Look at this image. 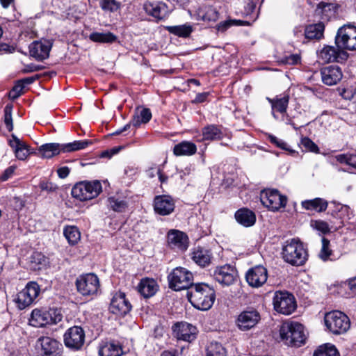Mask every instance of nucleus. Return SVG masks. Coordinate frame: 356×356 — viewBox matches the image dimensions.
<instances>
[{
	"label": "nucleus",
	"mask_w": 356,
	"mask_h": 356,
	"mask_svg": "<svg viewBox=\"0 0 356 356\" xmlns=\"http://www.w3.org/2000/svg\"><path fill=\"white\" fill-rule=\"evenodd\" d=\"M188 300L192 305L199 310L209 309L216 299L215 291L204 283L195 284L187 293Z\"/></svg>",
	"instance_id": "nucleus-1"
},
{
	"label": "nucleus",
	"mask_w": 356,
	"mask_h": 356,
	"mask_svg": "<svg viewBox=\"0 0 356 356\" xmlns=\"http://www.w3.org/2000/svg\"><path fill=\"white\" fill-rule=\"evenodd\" d=\"M282 254L284 260L293 266L303 265L307 259V253L303 244L294 238L286 242Z\"/></svg>",
	"instance_id": "nucleus-2"
},
{
	"label": "nucleus",
	"mask_w": 356,
	"mask_h": 356,
	"mask_svg": "<svg viewBox=\"0 0 356 356\" xmlns=\"http://www.w3.org/2000/svg\"><path fill=\"white\" fill-rule=\"evenodd\" d=\"M282 340L286 344L294 346H300L306 339L304 327L297 322L284 323L280 329Z\"/></svg>",
	"instance_id": "nucleus-3"
},
{
	"label": "nucleus",
	"mask_w": 356,
	"mask_h": 356,
	"mask_svg": "<svg viewBox=\"0 0 356 356\" xmlns=\"http://www.w3.org/2000/svg\"><path fill=\"white\" fill-rule=\"evenodd\" d=\"M102 191L99 181H83L72 187L71 193L73 197L80 201H86L97 197Z\"/></svg>",
	"instance_id": "nucleus-4"
},
{
	"label": "nucleus",
	"mask_w": 356,
	"mask_h": 356,
	"mask_svg": "<svg viewBox=\"0 0 356 356\" xmlns=\"http://www.w3.org/2000/svg\"><path fill=\"white\" fill-rule=\"evenodd\" d=\"M62 318L63 316L58 309H35L31 312L29 323L33 327H40L47 325L56 324L61 321Z\"/></svg>",
	"instance_id": "nucleus-5"
},
{
	"label": "nucleus",
	"mask_w": 356,
	"mask_h": 356,
	"mask_svg": "<svg viewBox=\"0 0 356 356\" xmlns=\"http://www.w3.org/2000/svg\"><path fill=\"white\" fill-rule=\"evenodd\" d=\"M325 323L330 331L334 334L346 333L350 326L348 316L339 311H332L326 314Z\"/></svg>",
	"instance_id": "nucleus-6"
},
{
	"label": "nucleus",
	"mask_w": 356,
	"mask_h": 356,
	"mask_svg": "<svg viewBox=\"0 0 356 356\" xmlns=\"http://www.w3.org/2000/svg\"><path fill=\"white\" fill-rule=\"evenodd\" d=\"M193 276L185 268L177 267L168 275L169 286L175 291H181L192 287Z\"/></svg>",
	"instance_id": "nucleus-7"
},
{
	"label": "nucleus",
	"mask_w": 356,
	"mask_h": 356,
	"mask_svg": "<svg viewBox=\"0 0 356 356\" xmlns=\"http://www.w3.org/2000/svg\"><path fill=\"white\" fill-rule=\"evenodd\" d=\"M77 291L84 296L97 293L99 287L98 277L94 273H87L79 276L75 282Z\"/></svg>",
	"instance_id": "nucleus-8"
},
{
	"label": "nucleus",
	"mask_w": 356,
	"mask_h": 356,
	"mask_svg": "<svg viewBox=\"0 0 356 356\" xmlns=\"http://www.w3.org/2000/svg\"><path fill=\"white\" fill-rule=\"evenodd\" d=\"M335 42L341 49L356 50V27L350 24L341 27L337 31Z\"/></svg>",
	"instance_id": "nucleus-9"
},
{
	"label": "nucleus",
	"mask_w": 356,
	"mask_h": 356,
	"mask_svg": "<svg viewBox=\"0 0 356 356\" xmlns=\"http://www.w3.org/2000/svg\"><path fill=\"white\" fill-rule=\"evenodd\" d=\"M273 303L275 310L284 315L291 314L296 308L293 296L286 291H276Z\"/></svg>",
	"instance_id": "nucleus-10"
},
{
	"label": "nucleus",
	"mask_w": 356,
	"mask_h": 356,
	"mask_svg": "<svg viewBox=\"0 0 356 356\" xmlns=\"http://www.w3.org/2000/svg\"><path fill=\"white\" fill-rule=\"evenodd\" d=\"M260 199L264 206L273 211L284 208L287 202V197L281 195L276 189L263 190L260 195Z\"/></svg>",
	"instance_id": "nucleus-11"
},
{
	"label": "nucleus",
	"mask_w": 356,
	"mask_h": 356,
	"mask_svg": "<svg viewBox=\"0 0 356 356\" xmlns=\"http://www.w3.org/2000/svg\"><path fill=\"white\" fill-rule=\"evenodd\" d=\"M40 292V287L35 282L27 284L26 287L19 291L15 299L17 307L24 309L30 306L34 300L38 297Z\"/></svg>",
	"instance_id": "nucleus-12"
},
{
	"label": "nucleus",
	"mask_w": 356,
	"mask_h": 356,
	"mask_svg": "<svg viewBox=\"0 0 356 356\" xmlns=\"http://www.w3.org/2000/svg\"><path fill=\"white\" fill-rule=\"evenodd\" d=\"M54 40L42 38L31 42L29 46L30 56L38 61H43L49 56L53 47Z\"/></svg>",
	"instance_id": "nucleus-13"
},
{
	"label": "nucleus",
	"mask_w": 356,
	"mask_h": 356,
	"mask_svg": "<svg viewBox=\"0 0 356 356\" xmlns=\"http://www.w3.org/2000/svg\"><path fill=\"white\" fill-rule=\"evenodd\" d=\"M318 56L324 63H343L347 60L348 54L341 47L327 45L319 51Z\"/></svg>",
	"instance_id": "nucleus-14"
},
{
	"label": "nucleus",
	"mask_w": 356,
	"mask_h": 356,
	"mask_svg": "<svg viewBox=\"0 0 356 356\" xmlns=\"http://www.w3.org/2000/svg\"><path fill=\"white\" fill-rule=\"evenodd\" d=\"M85 332L79 326L69 328L64 334L65 345L73 350H79L84 344Z\"/></svg>",
	"instance_id": "nucleus-15"
},
{
	"label": "nucleus",
	"mask_w": 356,
	"mask_h": 356,
	"mask_svg": "<svg viewBox=\"0 0 356 356\" xmlns=\"http://www.w3.org/2000/svg\"><path fill=\"white\" fill-rule=\"evenodd\" d=\"M260 320V314L256 309H249L242 312L237 317L236 323L242 331L254 327Z\"/></svg>",
	"instance_id": "nucleus-16"
},
{
	"label": "nucleus",
	"mask_w": 356,
	"mask_h": 356,
	"mask_svg": "<svg viewBox=\"0 0 356 356\" xmlns=\"http://www.w3.org/2000/svg\"><path fill=\"white\" fill-rule=\"evenodd\" d=\"M131 309V305L126 298L125 294L122 292L116 293L112 298L109 307L111 313L124 316Z\"/></svg>",
	"instance_id": "nucleus-17"
},
{
	"label": "nucleus",
	"mask_w": 356,
	"mask_h": 356,
	"mask_svg": "<svg viewBox=\"0 0 356 356\" xmlns=\"http://www.w3.org/2000/svg\"><path fill=\"white\" fill-rule=\"evenodd\" d=\"M173 332L178 340L191 342L197 337L196 327L186 322L177 323L173 326Z\"/></svg>",
	"instance_id": "nucleus-18"
},
{
	"label": "nucleus",
	"mask_w": 356,
	"mask_h": 356,
	"mask_svg": "<svg viewBox=\"0 0 356 356\" xmlns=\"http://www.w3.org/2000/svg\"><path fill=\"white\" fill-rule=\"evenodd\" d=\"M214 279L222 285L232 284L236 277V270L231 265H224L217 267L213 275Z\"/></svg>",
	"instance_id": "nucleus-19"
},
{
	"label": "nucleus",
	"mask_w": 356,
	"mask_h": 356,
	"mask_svg": "<svg viewBox=\"0 0 356 356\" xmlns=\"http://www.w3.org/2000/svg\"><path fill=\"white\" fill-rule=\"evenodd\" d=\"M267 278V270L262 266H257L250 268L245 275V279L248 284L257 288L266 283Z\"/></svg>",
	"instance_id": "nucleus-20"
},
{
	"label": "nucleus",
	"mask_w": 356,
	"mask_h": 356,
	"mask_svg": "<svg viewBox=\"0 0 356 356\" xmlns=\"http://www.w3.org/2000/svg\"><path fill=\"white\" fill-rule=\"evenodd\" d=\"M168 244L172 249L185 251L188 247L187 235L177 229H171L167 234Z\"/></svg>",
	"instance_id": "nucleus-21"
},
{
	"label": "nucleus",
	"mask_w": 356,
	"mask_h": 356,
	"mask_svg": "<svg viewBox=\"0 0 356 356\" xmlns=\"http://www.w3.org/2000/svg\"><path fill=\"white\" fill-rule=\"evenodd\" d=\"M175 201L169 195H157L154 200V211L161 216H167L174 211Z\"/></svg>",
	"instance_id": "nucleus-22"
},
{
	"label": "nucleus",
	"mask_w": 356,
	"mask_h": 356,
	"mask_svg": "<svg viewBox=\"0 0 356 356\" xmlns=\"http://www.w3.org/2000/svg\"><path fill=\"white\" fill-rule=\"evenodd\" d=\"M42 348L41 356H58L62 348V344L57 340L49 337L39 339Z\"/></svg>",
	"instance_id": "nucleus-23"
},
{
	"label": "nucleus",
	"mask_w": 356,
	"mask_h": 356,
	"mask_svg": "<svg viewBox=\"0 0 356 356\" xmlns=\"http://www.w3.org/2000/svg\"><path fill=\"white\" fill-rule=\"evenodd\" d=\"M321 74L323 82L327 86L337 84L343 76L341 69L337 65L323 68Z\"/></svg>",
	"instance_id": "nucleus-24"
},
{
	"label": "nucleus",
	"mask_w": 356,
	"mask_h": 356,
	"mask_svg": "<svg viewBox=\"0 0 356 356\" xmlns=\"http://www.w3.org/2000/svg\"><path fill=\"white\" fill-rule=\"evenodd\" d=\"M191 257L197 265L204 268L211 264L212 254L210 250L198 246L193 249Z\"/></svg>",
	"instance_id": "nucleus-25"
},
{
	"label": "nucleus",
	"mask_w": 356,
	"mask_h": 356,
	"mask_svg": "<svg viewBox=\"0 0 356 356\" xmlns=\"http://www.w3.org/2000/svg\"><path fill=\"white\" fill-rule=\"evenodd\" d=\"M144 9L148 15L158 19H164L166 17L168 11L166 4L161 1H147L144 3Z\"/></svg>",
	"instance_id": "nucleus-26"
},
{
	"label": "nucleus",
	"mask_w": 356,
	"mask_h": 356,
	"mask_svg": "<svg viewBox=\"0 0 356 356\" xmlns=\"http://www.w3.org/2000/svg\"><path fill=\"white\" fill-rule=\"evenodd\" d=\"M9 144L14 149L16 157L19 160L26 159L30 154L29 147L14 134L12 135Z\"/></svg>",
	"instance_id": "nucleus-27"
},
{
	"label": "nucleus",
	"mask_w": 356,
	"mask_h": 356,
	"mask_svg": "<svg viewBox=\"0 0 356 356\" xmlns=\"http://www.w3.org/2000/svg\"><path fill=\"white\" fill-rule=\"evenodd\" d=\"M236 221L244 227L252 226L256 222V216L254 212L248 209L243 208L235 213Z\"/></svg>",
	"instance_id": "nucleus-28"
},
{
	"label": "nucleus",
	"mask_w": 356,
	"mask_h": 356,
	"mask_svg": "<svg viewBox=\"0 0 356 356\" xmlns=\"http://www.w3.org/2000/svg\"><path fill=\"white\" fill-rule=\"evenodd\" d=\"M159 286L153 279H143L138 286L139 293L145 298L154 296L157 291Z\"/></svg>",
	"instance_id": "nucleus-29"
},
{
	"label": "nucleus",
	"mask_w": 356,
	"mask_h": 356,
	"mask_svg": "<svg viewBox=\"0 0 356 356\" xmlns=\"http://www.w3.org/2000/svg\"><path fill=\"white\" fill-rule=\"evenodd\" d=\"M197 147L190 141H182L175 145L173 153L176 156H191L196 153Z\"/></svg>",
	"instance_id": "nucleus-30"
},
{
	"label": "nucleus",
	"mask_w": 356,
	"mask_h": 356,
	"mask_svg": "<svg viewBox=\"0 0 356 356\" xmlns=\"http://www.w3.org/2000/svg\"><path fill=\"white\" fill-rule=\"evenodd\" d=\"M301 205L302 208L306 210L323 212L327 209L328 203L324 199L316 197L312 200L302 201Z\"/></svg>",
	"instance_id": "nucleus-31"
},
{
	"label": "nucleus",
	"mask_w": 356,
	"mask_h": 356,
	"mask_svg": "<svg viewBox=\"0 0 356 356\" xmlns=\"http://www.w3.org/2000/svg\"><path fill=\"white\" fill-rule=\"evenodd\" d=\"M152 118V113L149 108L137 107L131 120L132 125L138 127L142 123H147Z\"/></svg>",
	"instance_id": "nucleus-32"
},
{
	"label": "nucleus",
	"mask_w": 356,
	"mask_h": 356,
	"mask_svg": "<svg viewBox=\"0 0 356 356\" xmlns=\"http://www.w3.org/2000/svg\"><path fill=\"white\" fill-rule=\"evenodd\" d=\"M268 100L271 104L273 115L275 118H277L275 111L280 113H286L289 101V96L288 95H285L282 97H276L274 99L268 98Z\"/></svg>",
	"instance_id": "nucleus-33"
},
{
	"label": "nucleus",
	"mask_w": 356,
	"mask_h": 356,
	"mask_svg": "<svg viewBox=\"0 0 356 356\" xmlns=\"http://www.w3.org/2000/svg\"><path fill=\"white\" fill-rule=\"evenodd\" d=\"M122 353L121 346L113 342H106L99 346V356H120Z\"/></svg>",
	"instance_id": "nucleus-34"
},
{
	"label": "nucleus",
	"mask_w": 356,
	"mask_h": 356,
	"mask_svg": "<svg viewBox=\"0 0 356 356\" xmlns=\"http://www.w3.org/2000/svg\"><path fill=\"white\" fill-rule=\"evenodd\" d=\"M39 152L42 158L50 159L62 152L59 143H46L39 147Z\"/></svg>",
	"instance_id": "nucleus-35"
},
{
	"label": "nucleus",
	"mask_w": 356,
	"mask_h": 356,
	"mask_svg": "<svg viewBox=\"0 0 356 356\" xmlns=\"http://www.w3.org/2000/svg\"><path fill=\"white\" fill-rule=\"evenodd\" d=\"M325 26L319 22L307 26L305 31V37L308 39H321L323 35Z\"/></svg>",
	"instance_id": "nucleus-36"
},
{
	"label": "nucleus",
	"mask_w": 356,
	"mask_h": 356,
	"mask_svg": "<svg viewBox=\"0 0 356 356\" xmlns=\"http://www.w3.org/2000/svg\"><path fill=\"white\" fill-rule=\"evenodd\" d=\"M89 39L94 42L113 43L117 40L118 38L111 32H93L90 34Z\"/></svg>",
	"instance_id": "nucleus-37"
},
{
	"label": "nucleus",
	"mask_w": 356,
	"mask_h": 356,
	"mask_svg": "<svg viewBox=\"0 0 356 356\" xmlns=\"http://www.w3.org/2000/svg\"><path fill=\"white\" fill-rule=\"evenodd\" d=\"M203 140H220L223 134L221 130L215 125H209L202 129Z\"/></svg>",
	"instance_id": "nucleus-38"
},
{
	"label": "nucleus",
	"mask_w": 356,
	"mask_h": 356,
	"mask_svg": "<svg viewBox=\"0 0 356 356\" xmlns=\"http://www.w3.org/2000/svg\"><path fill=\"white\" fill-rule=\"evenodd\" d=\"M63 234L68 243L72 245H76L81 238V233L76 226H66L63 229Z\"/></svg>",
	"instance_id": "nucleus-39"
},
{
	"label": "nucleus",
	"mask_w": 356,
	"mask_h": 356,
	"mask_svg": "<svg viewBox=\"0 0 356 356\" xmlns=\"http://www.w3.org/2000/svg\"><path fill=\"white\" fill-rule=\"evenodd\" d=\"M91 142L89 140H74L72 143L60 144L62 152H71L85 149Z\"/></svg>",
	"instance_id": "nucleus-40"
},
{
	"label": "nucleus",
	"mask_w": 356,
	"mask_h": 356,
	"mask_svg": "<svg viewBox=\"0 0 356 356\" xmlns=\"http://www.w3.org/2000/svg\"><path fill=\"white\" fill-rule=\"evenodd\" d=\"M198 15L204 21L207 22H216L219 17L218 12L212 6H205L201 8Z\"/></svg>",
	"instance_id": "nucleus-41"
},
{
	"label": "nucleus",
	"mask_w": 356,
	"mask_h": 356,
	"mask_svg": "<svg viewBox=\"0 0 356 356\" xmlns=\"http://www.w3.org/2000/svg\"><path fill=\"white\" fill-rule=\"evenodd\" d=\"M166 29L170 33L184 38L189 36L193 31L191 26L189 24L167 26Z\"/></svg>",
	"instance_id": "nucleus-42"
},
{
	"label": "nucleus",
	"mask_w": 356,
	"mask_h": 356,
	"mask_svg": "<svg viewBox=\"0 0 356 356\" xmlns=\"http://www.w3.org/2000/svg\"><path fill=\"white\" fill-rule=\"evenodd\" d=\"M314 356H339V353L334 345L325 344L314 352Z\"/></svg>",
	"instance_id": "nucleus-43"
},
{
	"label": "nucleus",
	"mask_w": 356,
	"mask_h": 356,
	"mask_svg": "<svg viewBox=\"0 0 356 356\" xmlns=\"http://www.w3.org/2000/svg\"><path fill=\"white\" fill-rule=\"evenodd\" d=\"M207 356H227V351L220 343L211 342L207 349Z\"/></svg>",
	"instance_id": "nucleus-44"
},
{
	"label": "nucleus",
	"mask_w": 356,
	"mask_h": 356,
	"mask_svg": "<svg viewBox=\"0 0 356 356\" xmlns=\"http://www.w3.org/2000/svg\"><path fill=\"white\" fill-rule=\"evenodd\" d=\"M30 262L32 269L40 270L46 265V257L40 252H33L31 256Z\"/></svg>",
	"instance_id": "nucleus-45"
},
{
	"label": "nucleus",
	"mask_w": 356,
	"mask_h": 356,
	"mask_svg": "<svg viewBox=\"0 0 356 356\" xmlns=\"http://www.w3.org/2000/svg\"><path fill=\"white\" fill-rule=\"evenodd\" d=\"M108 201L111 209L115 212H124L127 208V203L123 200L111 197Z\"/></svg>",
	"instance_id": "nucleus-46"
},
{
	"label": "nucleus",
	"mask_w": 356,
	"mask_h": 356,
	"mask_svg": "<svg viewBox=\"0 0 356 356\" xmlns=\"http://www.w3.org/2000/svg\"><path fill=\"white\" fill-rule=\"evenodd\" d=\"M101 8L106 12L114 13L120 8V3L115 0H100Z\"/></svg>",
	"instance_id": "nucleus-47"
},
{
	"label": "nucleus",
	"mask_w": 356,
	"mask_h": 356,
	"mask_svg": "<svg viewBox=\"0 0 356 356\" xmlns=\"http://www.w3.org/2000/svg\"><path fill=\"white\" fill-rule=\"evenodd\" d=\"M268 139L271 143L275 145L277 147L282 149L289 152L290 154L293 155L296 153V151L290 148L289 145L283 140L273 135H269Z\"/></svg>",
	"instance_id": "nucleus-48"
},
{
	"label": "nucleus",
	"mask_w": 356,
	"mask_h": 356,
	"mask_svg": "<svg viewBox=\"0 0 356 356\" xmlns=\"http://www.w3.org/2000/svg\"><path fill=\"white\" fill-rule=\"evenodd\" d=\"M332 253V251L330 249V241L323 237L322 248L319 253V257L323 261H327Z\"/></svg>",
	"instance_id": "nucleus-49"
},
{
	"label": "nucleus",
	"mask_w": 356,
	"mask_h": 356,
	"mask_svg": "<svg viewBox=\"0 0 356 356\" xmlns=\"http://www.w3.org/2000/svg\"><path fill=\"white\" fill-rule=\"evenodd\" d=\"M12 111L13 106L7 104L4 108V123L8 131H11L13 129Z\"/></svg>",
	"instance_id": "nucleus-50"
},
{
	"label": "nucleus",
	"mask_w": 356,
	"mask_h": 356,
	"mask_svg": "<svg viewBox=\"0 0 356 356\" xmlns=\"http://www.w3.org/2000/svg\"><path fill=\"white\" fill-rule=\"evenodd\" d=\"M24 86L21 81H17L12 90L9 92V98L14 100L17 99L24 92Z\"/></svg>",
	"instance_id": "nucleus-51"
},
{
	"label": "nucleus",
	"mask_w": 356,
	"mask_h": 356,
	"mask_svg": "<svg viewBox=\"0 0 356 356\" xmlns=\"http://www.w3.org/2000/svg\"><path fill=\"white\" fill-rule=\"evenodd\" d=\"M311 227L321 232L323 234H327L330 232L329 225L323 220H312L311 221Z\"/></svg>",
	"instance_id": "nucleus-52"
},
{
	"label": "nucleus",
	"mask_w": 356,
	"mask_h": 356,
	"mask_svg": "<svg viewBox=\"0 0 356 356\" xmlns=\"http://www.w3.org/2000/svg\"><path fill=\"white\" fill-rule=\"evenodd\" d=\"M301 144L306 150L317 153L319 151L318 147L310 138L305 137L302 139Z\"/></svg>",
	"instance_id": "nucleus-53"
},
{
	"label": "nucleus",
	"mask_w": 356,
	"mask_h": 356,
	"mask_svg": "<svg viewBox=\"0 0 356 356\" xmlns=\"http://www.w3.org/2000/svg\"><path fill=\"white\" fill-rule=\"evenodd\" d=\"M242 24H243V22H241L240 20L229 19V20L224 21V22L219 23L217 25V29L218 31H225L229 27H230L232 26H238V25H242Z\"/></svg>",
	"instance_id": "nucleus-54"
},
{
	"label": "nucleus",
	"mask_w": 356,
	"mask_h": 356,
	"mask_svg": "<svg viewBox=\"0 0 356 356\" xmlns=\"http://www.w3.org/2000/svg\"><path fill=\"white\" fill-rule=\"evenodd\" d=\"M40 188L42 191H45L47 192H55L58 189V186L49 181H42L40 184Z\"/></svg>",
	"instance_id": "nucleus-55"
},
{
	"label": "nucleus",
	"mask_w": 356,
	"mask_h": 356,
	"mask_svg": "<svg viewBox=\"0 0 356 356\" xmlns=\"http://www.w3.org/2000/svg\"><path fill=\"white\" fill-rule=\"evenodd\" d=\"M44 68V66L31 63V64L24 65V67L22 70V72L24 73H31V72H33L40 71V70H43Z\"/></svg>",
	"instance_id": "nucleus-56"
},
{
	"label": "nucleus",
	"mask_w": 356,
	"mask_h": 356,
	"mask_svg": "<svg viewBox=\"0 0 356 356\" xmlns=\"http://www.w3.org/2000/svg\"><path fill=\"white\" fill-rule=\"evenodd\" d=\"M70 172V169L67 166H63L57 170L58 176L61 179L66 178Z\"/></svg>",
	"instance_id": "nucleus-57"
},
{
	"label": "nucleus",
	"mask_w": 356,
	"mask_h": 356,
	"mask_svg": "<svg viewBox=\"0 0 356 356\" xmlns=\"http://www.w3.org/2000/svg\"><path fill=\"white\" fill-rule=\"evenodd\" d=\"M349 158L350 154H338L334 156V159L337 161H338L340 163H344L348 165L349 163Z\"/></svg>",
	"instance_id": "nucleus-58"
},
{
	"label": "nucleus",
	"mask_w": 356,
	"mask_h": 356,
	"mask_svg": "<svg viewBox=\"0 0 356 356\" xmlns=\"http://www.w3.org/2000/svg\"><path fill=\"white\" fill-rule=\"evenodd\" d=\"M15 170V167H14V166L8 167V168H6L5 170V171L2 174L1 179L3 181H6V180L8 179L14 173Z\"/></svg>",
	"instance_id": "nucleus-59"
},
{
	"label": "nucleus",
	"mask_w": 356,
	"mask_h": 356,
	"mask_svg": "<svg viewBox=\"0 0 356 356\" xmlns=\"http://www.w3.org/2000/svg\"><path fill=\"white\" fill-rule=\"evenodd\" d=\"M300 61V56L298 54H292L286 58V63L296 65Z\"/></svg>",
	"instance_id": "nucleus-60"
},
{
	"label": "nucleus",
	"mask_w": 356,
	"mask_h": 356,
	"mask_svg": "<svg viewBox=\"0 0 356 356\" xmlns=\"http://www.w3.org/2000/svg\"><path fill=\"white\" fill-rule=\"evenodd\" d=\"M334 8L333 4L325 3V2H320L318 4V9H321L323 13H325L327 10H331Z\"/></svg>",
	"instance_id": "nucleus-61"
},
{
	"label": "nucleus",
	"mask_w": 356,
	"mask_h": 356,
	"mask_svg": "<svg viewBox=\"0 0 356 356\" xmlns=\"http://www.w3.org/2000/svg\"><path fill=\"white\" fill-rule=\"evenodd\" d=\"M209 94V92L198 93L196 95L195 99L193 100V102L194 103H202V102H205Z\"/></svg>",
	"instance_id": "nucleus-62"
},
{
	"label": "nucleus",
	"mask_w": 356,
	"mask_h": 356,
	"mask_svg": "<svg viewBox=\"0 0 356 356\" xmlns=\"http://www.w3.org/2000/svg\"><path fill=\"white\" fill-rule=\"evenodd\" d=\"M13 206L15 209H22L24 207V202L19 197H14Z\"/></svg>",
	"instance_id": "nucleus-63"
},
{
	"label": "nucleus",
	"mask_w": 356,
	"mask_h": 356,
	"mask_svg": "<svg viewBox=\"0 0 356 356\" xmlns=\"http://www.w3.org/2000/svg\"><path fill=\"white\" fill-rule=\"evenodd\" d=\"M348 284L350 290L353 293H356V277L349 280Z\"/></svg>",
	"instance_id": "nucleus-64"
}]
</instances>
